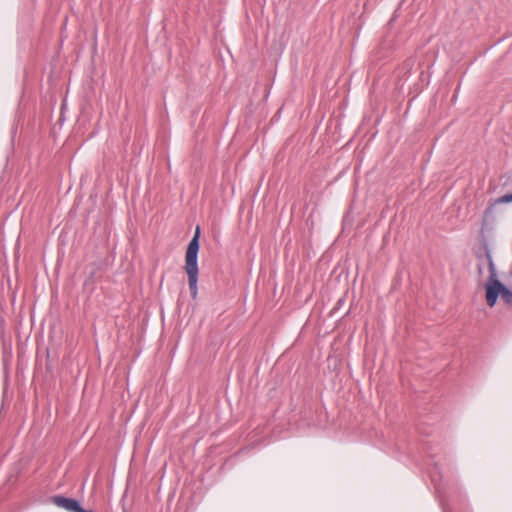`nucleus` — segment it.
Listing matches in <instances>:
<instances>
[{
    "mask_svg": "<svg viewBox=\"0 0 512 512\" xmlns=\"http://www.w3.org/2000/svg\"><path fill=\"white\" fill-rule=\"evenodd\" d=\"M424 78H425V71L422 70L420 73V80L424 81Z\"/></svg>",
    "mask_w": 512,
    "mask_h": 512,
    "instance_id": "obj_11",
    "label": "nucleus"
},
{
    "mask_svg": "<svg viewBox=\"0 0 512 512\" xmlns=\"http://www.w3.org/2000/svg\"><path fill=\"white\" fill-rule=\"evenodd\" d=\"M488 270H489V277L486 281L484 288L485 293L495 287L497 284L501 283V281L498 279L496 266L493 260V257H489V261H487Z\"/></svg>",
    "mask_w": 512,
    "mask_h": 512,
    "instance_id": "obj_8",
    "label": "nucleus"
},
{
    "mask_svg": "<svg viewBox=\"0 0 512 512\" xmlns=\"http://www.w3.org/2000/svg\"><path fill=\"white\" fill-rule=\"evenodd\" d=\"M473 253L478 260L477 270L479 274H482L483 271V262L484 260L489 261V257H492V253L490 250L488 239L485 237L482 232L480 237V245L473 249Z\"/></svg>",
    "mask_w": 512,
    "mask_h": 512,
    "instance_id": "obj_3",
    "label": "nucleus"
},
{
    "mask_svg": "<svg viewBox=\"0 0 512 512\" xmlns=\"http://www.w3.org/2000/svg\"><path fill=\"white\" fill-rule=\"evenodd\" d=\"M51 502L57 507L62 508L68 512H77L81 506V502L78 499L66 497L64 495L52 496Z\"/></svg>",
    "mask_w": 512,
    "mask_h": 512,
    "instance_id": "obj_5",
    "label": "nucleus"
},
{
    "mask_svg": "<svg viewBox=\"0 0 512 512\" xmlns=\"http://www.w3.org/2000/svg\"><path fill=\"white\" fill-rule=\"evenodd\" d=\"M486 302L489 307H494L497 303L499 296L503 302L512 307V289L508 288L504 283H499L485 293Z\"/></svg>",
    "mask_w": 512,
    "mask_h": 512,
    "instance_id": "obj_1",
    "label": "nucleus"
},
{
    "mask_svg": "<svg viewBox=\"0 0 512 512\" xmlns=\"http://www.w3.org/2000/svg\"><path fill=\"white\" fill-rule=\"evenodd\" d=\"M512 203V191L508 192L496 199H490L489 205L484 211V219L486 220L490 215L493 214L494 207L499 204H509Z\"/></svg>",
    "mask_w": 512,
    "mask_h": 512,
    "instance_id": "obj_9",
    "label": "nucleus"
},
{
    "mask_svg": "<svg viewBox=\"0 0 512 512\" xmlns=\"http://www.w3.org/2000/svg\"><path fill=\"white\" fill-rule=\"evenodd\" d=\"M112 265V262L109 260L108 257H105L102 260L94 261L92 263V270L89 274V276L84 281L83 286L88 287L89 285L93 286L96 279L100 278L103 273H105L109 267Z\"/></svg>",
    "mask_w": 512,
    "mask_h": 512,
    "instance_id": "obj_4",
    "label": "nucleus"
},
{
    "mask_svg": "<svg viewBox=\"0 0 512 512\" xmlns=\"http://www.w3.org/2000/svg\"><path fill=\"white\" fill-rule=\"evenodd\" d=\"M77 512H94V511L91 509L87 510V509L83 508L81 505Z\"/></svg>",
    "mask_w": 512,
    "mask_h": 512,
    "instance_id": "obj_10",
    "label": "nucleus"
},
{
    "mask_svg": "<svg viewBox=\"0 0 512 512\" xmlns=\"http://www.w3.org/2000/svg\"><path fill=\"white\" fill-rule=\"evenodd\" d=\"M200 250V226L198 225L195 229V233L188 243L186 253H185V259L198 260V254Z\"/></svg>",
    "mask_w": 512,
    "mask_h": 512,
    "instance_id": "obj_6",
    "label": "nucleus"
},
{
    "mask_svg": "<svg viewBox=\"0 0 512 512\" xmlns=\"http://www.w3.org/2000/svg\"><path fill=\"white\" fill-rule=\"evenodd\" d=\"M184 270L188 276V284L191 297L193 299L197 298L198 294V275H199V266L198 260L193 259H185Z\"/></svg>",
    "mask_w": 512,
    "mask_h": 512,
    "instance_id": "obj_2",
    "label": "nucleus"
},
{
    "mask_svg": "<svg viewBox=\"0 0 512 512\" xmlns=\"http://www.w3.org/2000/svg\"><path fill=\"white\" fill-rule=\"evenodd\" d=\"M415 63V57H408L403 61V63L398 68L399 81L405 82L409 78V76L412 74Z\"/></svg>",
    "mask_w": 512,
    "mask_h": 512,
    "instance_id": "obj_7",
    "label": "nucleus"
},
{
    "mask_svg": "<svg viewBox=\"0 0 512 512\" xmlns=\"http://www.w3.org/2000/svg\"><path fill=\"white\" fill-rule=\"evenodd\" d=\"M444 511H445V512H447V510H446V509H445Z\"/></svg>",
    "mask_w": 512,
    "mask_h": 512,
    "instance_id": "obj_12",
    "label": "nucleus"
}]
</instances>
